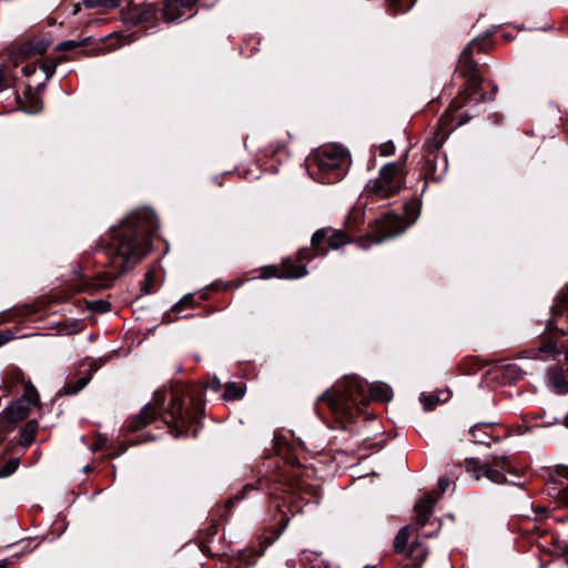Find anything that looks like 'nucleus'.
Listing matches in <instances>:
<instances>
[{
	"label": "nucleus",
	"instance_id": "1",
	"mask_svg": "<svg viewBox=\"0 0 568 568\" xmlns=\"http://www.w3.org/2000/svg\"><path fill=\"white\" fill-rule=\"evenodd\" d=\"M184 396H190L194 412H200L201 389L161 388L154 393L152 400L144 405V427L155 420L156 416H161L168 425H184L190 417L189 412L184 408Z\"/></svg>",
	"mask_w": 568,
	"mask_h": 568
},
{
	"label": "nucleus",
	"instance_id": "2",
	"mask_svg": "<svg viewBox=\"0 0 568 568\" xmlns=\"http://www.w3.org/2000/svg\"><path fill=\"white\" fill-rule=\"evenodd\" d=\"M142 212L135 210L109 232L112 263L124 273L136 265L141 255Z\"/></svg>",
	"mask_w": 568,
	"mask_h": 568
},
{
	"label": "nucleus",
	"instance_id": "3",
	"mask_svg": "<svg viewBox=\"0 0 568 568\" xmlns=\"http://www.w3.org/2000/svg\"><path fill=\"white\" fill-rule=\"evenodd\" d=\"M366 386V383L356 376L346 377L343 383L326 389L320 396V400L325 402L335 416L351 420L353 407H358L368 400Z\"/></svg>",
	"mask_w": 568,
	"mask_h": 568
},
{
	"label": "nucleus",
	"instance_id": "4",
	"mask_svg": "<svg viewBox=\"0 0 568 568\" xmlns=\"http://www.w3.org/2000/svg\"><path fill=\"white\" fill-rule=\"evenodd\" d=\"M347 163V150L338 144H329L322 146L307 159V171L315 181L333 184L342 180Z\"/></svg>",
	"mask_w": 568,
	"mask_h": 568
},
{
	"label": "nucleus",
	"instance_id": "5",
	"mask_svg": "<svg viewBox=\"0 0 568 568\" xmlns=\"http://www.w3.org/2000/svg\"><path fill=\"white\" fill-rule=\"evenodd\" d=\"M420 203L414 200L405 205V215L409 220L405 222L399 215L393 213H385L379 220L376 221L374 240L368 244H363V248H368L373 243H382L385 240L392 239L402 234L410 224H413L419 215Z\"/></svg>",
	"mask_w": 568,
	"mask_h": 568
},
{
	"label": "nucleus",
	"instance_id": "6",
	"mask_svg": "<svg viewBox=\"0 0 568 568\" xmlns=\"http://www.w3.org/2000/svg\"><path fill=\"white\" fill-rule=\"evenodd\" d=\"M483 40L479 38H475L471 42L467 44L466 48L462 51L459 55L458 62V71L466 79V90L468 91L466 99L474 100L478 102L479 100H486L488 97L486 94H480L477 98V90L481 83V78L478 73L477 63L473 60L474 52H481L484 50ZM489 99H491L489 97Z\"/></svg>",
	"mask_w": 568,
	"mask_h": 568
},
{
	"label": "nucleus",
	"instance_id": "7",
	"mask_svg": "<svg viewBox=\"0 0 568 568\" xmlns=\"http://www.w3.org/2000/svg\"><path fill=\"white\" fill-rule=\"evenodd\" d=\"M399 166L395 162H390L382 166L378 178L371 180L366 187L367 196H376L378 199H387L395 195L400 190V179L398 178Z\"/></svg>",
	"mask_w": 568,
	"mask_h": 568
},
{
	"label": "nucleus",
	"instance_id": "8",
	"mask_svg": "<svg viewBox=\"0 0 568 568\" xmlns=\"http://www.w3.org/2000/svg\"><path fill=\"white\" fill-rule=\"evenodd\" d=\"M85 8H122L123 20L126 24L139 26L142 23V10L133 0H82Z\"/></svg>",
	"mask_w": 568,
	"mask_h": 568
},
{
	"label": "nucleus",
	"instance_id": "9",
	"mask_svg": "<svg viewBox=\"0 0 568 568\" xmlns=\"http://www.w3.org/2000/svg\"><path fill=\"white\" fill-rule=\"evenodd\" d=\"M547 329H557L561 335L568 334V286L557 296L552 306V315L546 326ZM568 361V349L566 354Z\"/></svg>",
	"mask_w": 568,
	"mask_h": 568
},
{
	"label": "nucleus",
	"instance_id": "10",
	"mask_svg": "<svg viewBox=\"0 0 568 568\" xmlns=\"http://www.w3.org/2000/svg\"><path fill=\"white\" fill-rule=\"evenodd\" d=\"M550 483L554 485L552 496L568 507V466L557 465L550 473Z\"/></svg>",
	"mask_w": 568,
	"mask_h": 568
},
{
	"label": "nucleus",
	"instance_id": "11",
	"mask_svg": "<svg viewBox=\"0 0 568 568\" xmlns=\"http://www.w3.org/2000/svg\"><path fill=\"white\" fill-rule=\"evenodd\" d=\"M31 407L28 404L27 399H17L10 406H7L2 413L1 417L10 424H16L26 419L30 413Z\"/></svg>",
	"mask_w": 568,
	"mask_h": 568
},
{
	"label": "nucleus",
	"instance_id": "12",
	"mask_svg": "<svg viewBox=\"0 0 568 568\" xmlns=\"http://www.w3.org/2000/svg\"><path fill=\"white\" fill-rule=\"evenodd\" d=\"M437 503V498H434L430 494L424 495L415 505L416 511V525L419 527H424L429 517L433 514V508Z\"/></svg>",
	"mask_w": 568,
	"mask_h": 568
},
{
	"label": "nucleus",
	"instance_id": "13",
	"mask_svg": "<svg viewBox=\"0 0 568 568\" xmlns=\"http://www.w3.org/2000/svg\"><path fill=\"white\" fill-rule=\"evenodd\" d=\"M307 274L305 265H295L291 258H285L282 263L281 273L277 274L276 270L272 274H264L263 277L278 276L281 278L294 280L301 278Z\"/></svg>",
	"mask_w": 568,
	"mask_h": 568
},
{
	"label": "nucleus",
	"instance_id": "14",
	"mask_svg": "<svg viewBox=\"0 0 568 568\" xmlns=\"http://www.w3.org/2000/svg\"><path fill=\"white\" fill-rule=\"evenodd\" d=\"M199 0H166L163 9L162 16L168 21H175L182 18L180 14V8H192Z\"/></svg>",
	"mask_w": 568,
	"mask_h": 568
},
{
	"label": "nucleus",
	"instance_id": "15",
	"mask_svg": "<svg viewBox=\"0 0 568 568\" xmlns=\"http://www.w3.org/2000/svg\"><path fill=\"white\" fill-rule=\"evenodd\" d=\"M494 424L493 423H478L474 425L469 433L474 439V443L480 444V445H490L491 440H496L497 437H495L490 430L493 429Z\"/></svg>",
	"mask_w": 568,
	"mask_h": 568
},
{
	"label": "nucleus",
	"instance_id": "16",
	"mask_svg": "<svg viewBox=\"0 0 568 568\" xmlns=\"http://www.w3.org/2000/svg\"><path fill=\"white\" fill-rule=\"evenodd\" d=\"M369 398L374 400L388 402L393 398V389L389 385L377 382L369 386Z\"/></svg>",
	"mask_w": 568,
	"mask_h": 568
},
{
	"label": "nucleus",
	"instance_id": "17",
	"mask_svg": "<svg viewBox=\"0 0 568 568\" xmlns=\"http://www.w3.org/2000/svg\"><path fill=\"white\" fill-rule=\"evenodd\" d=\"M410 526H404L397 532L394 540V550L398 554H406L408 551L407 542L410 537Z\"/></svg>",
	"mask_w": 568,
	"mask_h": 568
},
{
	"label": "nucleus",
	"instance_id": "18",
	"mask_svg": "<svg viewBox=\"0 0 568 568\" xmlns=\"http://www.w3.org/2000/svg\"><path fill=\"white\" fill-rule=\"evenodd\" d=\"M142 427V409L136 413L131 419L126 420L123 426L125 433H136L132 440L133 445L139 444L141 434L139 433Z\"/></svg>",
	"mask_w": 568,
	"mask_h": 568
},
{
	"label": "nucleus",
	"instance_id": "19",
	"mask_svg": "<svg viewBox=\"0 0 568 568\" xmlns=\"http://www.w3.org/2000/svg\"><path fill=\"white\" fill-rule=\"evenodd\" d=\"M448 398H449L448 390H442L437 394H430V395L422 394L420 402H422L425 410H430L435 407V405L437 403L446 402V400H448Z\"/></svg>",
	"mask_w": 568,
	"mask_h": 568
},
{
	"label": "nucleus",
	"instance_id": "20",
	"mask_svg": "<svg viewBox=\"0 0 568 568\" xmlns=\"http://www.w3.org/2000/svg\"><path fill=\"white\" fill-rule=\"evenodd\" d=\"M38 430V420L30 419L26 427L21 429V438L19 440L20 445L23 447H28L32 444L34 439V435Z\"/></svg>",
	"mask_w": 568,
	"mask_h": 568
},
{
	"label": "nucleus",
	"instance_id": "21",
	"mask_svg": "<svg viewBox=\"0 0 568 568\" xmlns=\"http://www.w3.org/2000/svg\"><path fill=\"white\" fill-rule=\"evenodd\" d=\"M143 216H144V234L153 233L159 226L158 219H156L153 210L144 206ZM146 250H148V243H146V240L144 239V254L146 253Z\"/></svg>",
	"mask_w": 568,
	"mask_h": 568
},
{
	"label": "nucleus",
	"instance_id": "22",
	"mask_svg": "<svg viewBox=\"0 0 568 568\" xmlns=\"http://www.w3.org/2000/svg\"><path fill=\"white\" fill-rule=\"evenodd\" d=\"M416 0H387L388 11L396 16L408 11Z\"/></svg>",
	"mask_w": 568,
	"mask_h": 568
},
{
	"label": "nucleus",
	"instance_id": "23",
	"mask_svg": "<svg viewBox=\"0 0 568 568\" xmlns=\"http://www.w3.org/2000/svg\"><path fill=\"white\" fill-rule=\"evenodd\" d=\"M487 463L481 464L478 459L467 458L465 460L466 471L471 474L476 480L484 476V469L487 467Z\"/></svg>",
	"mask_w": 568,
	"mask_h": 568
},
{
	"label": "nucleus",
	"instance_id": "24",
	"mask_svg": "<svg viewBox=\"0 0 568 568\" xmlns=\"http://www.w3.org/2000/svg\"><path fill=\"white\" fill-rule=\"evenodd\" d=\"M405 555L412 557L416 562H423L427 558L428 551L420 541H414Z\"/></svg>",
	"mask_w": 568,
	"mask_h": 568
},
{
	"label": "nucleus",
	"instance_id": "25",
	"mask_svg": "<svg viewBox=\"0 0 568 568\" xmlns=\"http://www.w3.org/2000/svg\"><path fill=\"white\" fill-rule=\"evenodd\" d=\"M243 395H244V389H243L242 384L231 382V383L226 384L223 397L226 400H234V399L242 398Z\"/></svg>",
	"mask_w": 568,
	"mask_h": 568
},
{
	"label": "nucleus",
	"instance_id": "26",
	"mask_svg": "<svg viewBox=\"0 0 568 568\" xmlns=\"http://www.w3.org/2000/svg\"><path fill=\"white\" fill-rule=\"evenodd\" d=\"M91 381V376H82L74 384H67L64 386L65 395H75L82 390Z\"/></svg>",
	"mask_w": 568,
	"mask_h": 568
},
{
	"label": "nucleus",
	"instance_id": "27",
	"mask_svg": "<svg viewBox=\"0 0 568 568\" xmlns=\"http://www.w3.org/2000/svg\"><path fill=\"white\" fill-rule=\"evenodd\" d=\"M42 101L34 95H30L26 103L21 106V109L29 114H37L42 110Z\"/></svg>",
	"mask_w": 568,
	"mask_h": 568
},
{
	"label": "nucleus",
	"instance_id": "28",
	"mask_svg": "<svg viewBox=\"0 0 568 568\" xmlns=\"http://www.w3.org/2000/svg\"><path fill=\"white\" fill-rule=\"evenodd\" d=\"M19 399H27L30 407L39 403V393L31 382L24 385V393Z\"/></svg>",
	"mask_w": 568,
	"mask_h": 568
},
{
	"label": "nucleus",
	"instance_id": "29",
	"mask_svg": "<svg viewBox=\"0 0 568 568\" xmlns=\"http://www.w3.org/2000/svg\"><path fill=\"white\" fill-rule=\"evenodd\" d=\"M549 379L558 393L564 394L568 392V383L560 372H552Z\"/></svg>",
	"mask_w": 568,
	"mask_h": 568
},
{
	"label": "nucleus",
	"instance_id": "30",
	"mask_svg": "<svg viewBox=\"0 0 568 568\" xmlns=\"http://www.w3.org/2000/svg\"><path fill=\"white\" fill-rule=\"evenodd\" d=\"M90 41H91V38H90V37L84 38V39H82L81 41H75V40H65V41L60 42V43L55 47V50H57V51H69V50H73V49H77V48H79V47L87 45L88 43H90Z\"/></svg>",
	"mask_w": 568,
	"mask_h": 568
},
{
	"label": "nucleus",
	"instance_id": "31",
	"mask_svg": "<svg viewBox=\"0 0 568 568\" xmlns=\"http://www.w3.org/2000/svg\"><path fill=\"white\" fill-rule=\"evenodd\" d=\"M326 240V232L324 230H318L312 236V247L316 252L315 255H324L326 253L321 246Z\"/></svg>",
	"mask_w": 568,
	"mask_h": 568
},
{
	"label": "nucleus",
	"instance_id": "32",
	"mask_svg": "<svg viewBox=\"0 0 568 568\" xmlns=\"http://www.w3.org/2000/svg\"><path fill=\"white\" fill-rule=\"evenodd\" d=\"M484 476L494 484H504L506 481V476L503 471L495 469L487 465L484 469Z\"/></svg>",
	"mask_w": 568,
	"mask_h": 568
},
{
	"label": "nucleus",
	"instance_id": "33",
	"mask_svg": "<svg viewBox=\"0 0 568 568\" xmlns=\"http://www.w3.org/2000/svg\"><path fill=\"white\" fill-rule=\"evenodd\" d=\"M89 311L98 314H104L110 311L111 304L104 300H94L87 303Z\"/></svg>",
	"mask_w": 568,
	"mask_h": 568
},
{
	"label": "nucleus",
	"instance_id": "34",
	"mask_svg": "<svg viewBox=\"0 0 568 568\" xmlns=\"http://www.w3.org/2000/svg\"><path fill=\"white\" fill-rule=\"evenodd\" d=\"M348 242L347 235L341 231L334 232L328 237V247L332 250H337L342 245L346 244Z\"/></svg>",
	"mask_w": 568,
	"mask_h": 568
},
{
	"label": "nucleus",
	"instance_id": "35",
	"mask_svg": "<svg viewBox=\"0 0 568 568\" xmlns=\"http://www.w3.org/2000/svg\"><path fill=\"white\" fill-rule=\"evenodd\" d=\"M194 296L193 294L189 293L184 295L179 302H176L171 310V313H181L183 310L192 307L193 305Z\"/></svg>",
	"mask_w": 568,
	"mask_h": 568
},
{
	"label": "nucleus",
	"instance_id": "36",
	"mask_svg": "<svg viewBox=\"0 0 568 568\" xmlns=\"http://www.w3.org/2000/svg\"><path fill=\"white\" fill-rule=\"evenodd\" d=\"M557 344L552 341H549L547 343H544L541 346H539L537 349L530 351L532 358H537L539 354H552L556 352Z\"/></svg>",
	"mask_w": 568,
	"mask_h": 568
},
{
	"label": "nucleus",
	"instance_id": "37",
	"mask_svg": "<svg viewBox=\"0 0 568 568\" xmlns=\"http://www.w3.org/2000/svg\"><path fill=\"white\" fill-rule=\"evenodd\" d=\"M504 373L510 381L521 378L524 371L517 364H508L504 367Z\"/></svg>",
	"mask_w": 568,
	"mask_h": 568
},
{
	"label": "nucleus",
	"instance_id": "38",
	"mask_svg": "<svg viewBox=\"0 0 568 568\" xmlns=\"http://www.w3.org/2000/svg\"><path fill=\"white\" fill-rule=\"evenodd\" d=\"M19 466L18 458L9 459L1 468H0V478L9 477L12 475Z\"/></svg>",
	"mask_w": 568,
	"mask_h": 568
},
{
	"label": "nucleus",
	"instance_id": "39",
	"mask_svg": "<svg viewBox=\"0 0 568 568\" xmlns=\"http://www.w3.org/2000/svg\"><path fill=\"white\" fill-rule=\"evenodd\" d=\"M112 37H116L119 39V44L116 47L111 48V50H115L116 48H120L122 45L130 44L138 39L132 33L126 32L114 33L109 36V38Z\"/></svg>",
	"mask_w": 568,
	"mask_h": 568
},
{
	"label": "nucleus",
	"instance_id": "40",
	"mask_svg": "<svg viewBox=\"0 0 568 568\" xmlns=\"http://www.w3.org/2000/svg\"><path fill=\"white\" fill-rule=\"evenodd\" d=\"M111 356H112V354H109L104 357L90 359L89 365H88V371H89L88 376H92V374L94 372H97L98 369H100L102 367V365L111 358Z\"/></svg>",
	"mask_w": 568,
	"mask_h": 568
},
{
	"label": "nucleus",
	"instance_id": "41",
	"mask_svg": "<svg viewBox=\"0 0 568 568\" xmlns=\"http://www.w3.org/2000/svg\"><path fill=\"white\" fill-rule=\"evenodd\" d=\"M59 63L60 60H51L41 65V70L44 72L47 80L51 79L54 75L57 65Z\"/></svg>",
	"mask_w": 568,
	"mask_h": 568
},
{
	"label": "nucleus",
	"instance_id": "42",
	"mask_svg": "<svg viewBox=\"0 0 568 568\" xmlns=\"http://www.w3.org/2000/svg\"><path fill=\"white\" fill-rule=\"evenodd\" d=\"M378 149H379V154L382 156H389L395 152V145L392 141L382 143Z\"/></svg>",
	"mask_w": 568,
	"mask_h": 568
},
{
	"label": "nucleus",
	"instance_id": "43",
	"mask_svg": "<svg viewBox=\"0 0 568 568\" xmlns=\"http://www.w3.org/2000/svg\"><path fill=\"white\" fill-rule=\"evenodd\" d=\"M106 443H108V436L106 435H98V437L95 438L93 445H92V448L94 450H100L102 448H104L106 446Z\"/></svg>",
	"mask_w": 568,
	"mask_h": 568
},
{
	"label": "nucleus",
	"instance_id": "44",
	"mask_svg": "<svg viewBox=\"0 0 568 568\" xmlns=\"http://www.w3.org/2000/svg\"><path fill=\"white\" fill-rule=\"evenodd\" d=\"M508 463V456L507 455H495L494 456V464L496 466H501L503 469H505V466L507 465Z\"/></svg>",
	"mask_w": 568,
	"mask_h": 568
},
{
	"label": "nucleus",
	"instance_id": "45",
	"mask_svg": "<svg viewBox=\"0 0 568 568\" xmlns=\"http://www.w3.org/2000/svg\"><path fill=\"white\" fill-rule=\"evenodd\" d=\"M449 484L450 480L447 477H442L438 479L437 487L440 490V494H444L447 490Z\"/></svg>",
	"mask_w": 568,
	"mask_h": 568
},
{
	"label": "nucleus",
	"instance_id": "46",
	"mask_svg": "<svg viewBox=\"0 0 568 568\" xmlns=\"http://www.w3.org/2000/svg\"><path fill=\"white\" fill-rule=\"evenodd\" d=\"M49 44H50V42H49V41H47V40H40V41H38V42L36 43V45H34L33 50H34V52H37V53H41V52H43V51H45V50H47V48L49 47Z\"/></svg>",
	"mask_w": 568,
	"mask_h": 568
},
{
	"label": "nucleus",
	"instance_id": "47",
	"mask_svg": "<svg viewBox=\"0 0 568 568\" xmlns=\"http://www.w3.org/2000/svg\"><path fill=\"white\" fill-rule=\"evenodd\" d=\"M12 338H13V332L10 331V329H7V331L0 333L1 345H4L6 343L11 341Z\"/></svg>",
	"mask_w": 568,
	"mask_h": 568
},
{
	"label": "nucleus",
	"instance_id": "48",
	"mask_svg": "<svg viewBox=\"0 0 568 568\" xmlns=\"http://www.w3.org/2000/svg\"><path fill=\"white\" fill-rule=\"evenodd\" d=\"M150 283H151V274L146 273L144 275V288H143L144 294H149L151 292Z\"/></svg>",
	"mask_w": 568,
	"mask_h": 568
},
{
	"label": "nucleus",
	"instance_id": "49",
	"mask_svg": "<svg viewBox=\"0 0 568 568\" xmlns=\"http://www.w3.org/2000/svg\"><path fill=\"white\" fill-rule=\"evenodd\" d=\"M209 386L213 390L217 392L221 388V383H220V381L217 378H214L213 381L210 382Z\"/></svg>",
	"mask_w": 568,
	"mask_h": 568
},
{
	"label": "nucleus",
	"instance_id": "50",
	"mask_svg": "<svg viewBox=\"0 0 568 568\" xmlns=\"http://www.w3.org/2000/svg\"><path fill=\"white\" fill-rule=\"evenodd\" d=\"M6 88H7L6 75L3 73V70L0 68V90H3Z\"/></svg>",
	"mask_w": 568,
	"mask_h": 568
},
{
	"label": "nucleus",
	"instance_id": "51",
	"mask_svg": "<svg viewBox=\"0 0 568 568\" xmlns=\"http://www.w3.org/2000/svg\"><path fill=\"white\" fill-rule=\"evenodd\" d=\"M308 251L307 250H300L297 253V258L302 262L307 258Z\"/></svg>",
	"mask_w": 568,
	"mask_h": 568
},
{
	"label": "nucleus",
	"instance_id": "52",
	"mask_svg": "<svg viewBox=\"0 0 568 568\" xmlns=\"http://www.w3.org/2000/svg\"><path fill=\"white\" fill-rule=\"evenodd\" d=\"M143 438H144V442H146V440H154L155 439L154 436L149 435V433L145 432V430H144Z\"/></svg>",
	"mask_w": 568,
	"mask_h": 568
},
{
	"label": "nucleus",
	"instance_id": "53",
	"mask_svg": "<svg viewBox=\"0 0 568 568\" xmlns=\"http://www.w3.org/2000/svg\"><path fill=\"white\" fill-rule=\"evenodd\" d=\"M469 120L468 116L464 115L459 121H458V125H462L464 123H466L467 121Z\"/></svg>",
	"mask_w": 568,
	"mask_h": 568
},
{
	"label": "nucleus",
	"instance_id": "54",
	"mask_svg": "<svg viewBox=\"0 0 568 568\" xmlns=\"http://www.w3.org/2000/svg\"><path fill=\"white\" fill-rule=\"evenodd\" d=\"M164 320L168 321V322H173L175 318L172 317V315L169 313V314L164 315Z\"/></svg>",
	"mask_w": 568,
	"mask_h": 568
},
{
	"label": "nucleus",
	"instance_id": "55",
	"mask_svg": "<svg viewBox=\"0 0 568 568\" xmlns=\"http://www.w3.org/2000/svg\"><path fill=\"white\" fill-rule=\"evenodd\" d=\"M251 490H254V487L252 485H246L243 489L244 493H248Z\"/></svg>",
	"mask_w": 568,
	"mask_h": 568
},
{
	"label": "nucleus",
	"instance_id": "56",
	"mask_svg": "<svg viewBox=\"0 0 568 568\" xmlns=\"http://www.w3.org/2000/svg\"><path fill=\"white\" fill-rule=\"evenodd\" d=\"M8 565V560L7 559H3L1 562H0V568H6Z\"/></svg>",
	"mask_w": 568,
	"mask_h": 568
},
{
	"label": "nucleus",
	"instance_id": "57",
	"mask_svg": "<svg viewBox=\"0 0 568 568\" xmlns=\"http://www.w3.org/2000/svg\"><path fill=\"white\" fill-rule=\"evenodd\" d=\"M442 162L444 164V170H446L447 169V160H446V158H443Z\"/></svg>",
	"mask_w": 568,
	"mask_h": 568
},
{
	"label": "nucleus",
	"instance_id": "58",
	"mask_svg": "<svg viewBox=\"0 0 568 568\" xmlns=\"http://www.w3.org/2000/svg\"><path fill=\"white\" fill-rule=\"evenodd\" d=\"M149 12H150L149 7L146 8V6L144 4V11H143L144 17H145V16H146V13H149Z\"/></svg>",
	"mask_w": 568,
	"mask_h": 568
},
{
	"label": "nucleus",
	"instance_id": "59",
	"mask_svg": "<svg viewBox=\"0 0 568 568\" xmlns=\"http://www.w3.org/2000/svg\"><path fill=\"white\" fill-rule=\"evenodd\" d=\"M452 105L455 106L456 109H460L462 108V105L457 104L456 102H453Z\"/></svg>",
	"mask_w": 568,
	"mask_h": 568
},
{
	"label": "nucleus",
	"instance_id": "60",
	"mask_svg": "<svg viewBox=\"0 0 568 568\" xmlns=\"http://www.w3.org/2000/svg\"><path fill=\"white\" fill-rule=\"evenodd\" d=\"M242 498H244V496H239V495H236V496L234 497V499H236V500H240V499H242Z\"/></svg>",
	"mask_w": 568,
	"mask_h": 568
},
{
	"label": "nucleus",
	"instance_id": "61",
	"mask_svg": "<svg viewBox=\"0 0 568 568\" xmlns=\"http://www.w3.org/2000/svg\"><path fill=\"white\" fill-rule=\"evenodd\" d=\"M44 85H45L44 83H41V84H39V87H38V88H39V89H43V88H44Z\"/></svg>",
	"mask_w": 568,
	"mask_h": 568
},
{
	"label": "nucleus",
	"instance_id": "62",
	"mask_svg": "<svg viewBox=\"0 0 568 568\" xmlns=\"http://www.w3.org/2000/svg\"><path fill=\"white\" fill-rule=\"evenodd\" d=\"M538 511H544L545 509L542 507L537 508Z\"/></svg>",
	"mask_w": 568,
	"mask_h": 568
},
{
	"label": "nucleus",
	"instance_id": "63",
	"mask_svg": "<svg viewBox=\"0 0 568 568\" xmlns=\"http://www.w3.org/2000/svg\"><path fill=\"white\" fill-rule=\"evenodd\" d=\"M310 568H316V567H315V566H312V567H310ZM324 568H327V567H324Z\"/></svg>",
	"mask_w": 568,
	"mask_h": 568
}]
</instances>
